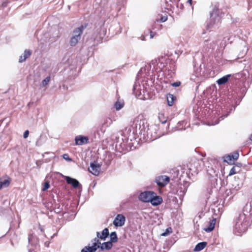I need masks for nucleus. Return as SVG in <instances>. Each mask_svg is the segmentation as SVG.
Segmentation results:
<instances>
[{"mask_svg": "<svg viewBox=\"0 0 252 252\" xmlns=\"http://www.w3.org/2000/svg\"><path fill=\"white\" fill-rule=\"evenodd\" d=\"M124 134L125 135H122V142L119 140L116 144L117 148L119 147L122 149L121 152L132 150V140L136 139L137 137L140 139L153 141L163 135L159 131V127L157 125L149 128L147 120L142 115L138 116L132 124L126 128Z\"/></svg>", "mask_w": 252, "mask_h": 252, "instance_id": "nucleus-1", "label": "nucleus"}, {"mask_svg": "<svg viewBox=\"0 0 252 252\" xmlns=\"http://www.w3.org/2000/svg\"><path fill=\"white\" fill-rule=\"evenodd\" d=\"M169 62L168 57L166 56H161L158 59L152 60L149 63V66L150 69L153 72H160L162 71L164 68L166 70L174 71L175 70V66L173 63H170V68L168 67V63Z\"/></svg>", "mask_w": 252, "mask_h": 252, "instance_id": "nucleus-2", "label": "nucleus"}, {"mask_svg": "<svg viewBox=\"0 0 252 252\" xmlns=\"http://www.w3.org/2000/svg\"><path fill=\"white\" fill-rule=\"evenodd\" d=\"M249 219L244 214H240L236 219L234 232L238 236L246 232L249 226Z\"/></svg>", "mask_w": 252, "mask_h": 252, "instance_id": "nucleus-3", "label": "nucleus"}, {"mask_svg": "<svg viewBox=\"0 0 252 252\" xmlns=\"http://www.w3.org/2000/svg\"><path fill=\"white\" fill-rule=\"evenodd\" d=\"M87 26V24L82 25L73 31L72 36L69 41V44L71 46L73 47L77 45L81 39L83 31Z\"/></svg>", "mask_w": 252, "mask_h": 252, "instance_id": "nucleus-4", "label": "nucleus"}, {"mask_svg": "<svg viewBox=\"0 0 252 252\" xmlns=\"http://www.w3.org/2000/svg\"><path fill=\"white\" fill-rule=\"evenodd\" d=\"M189 170V174L191 175H197L202 169V161L194 159L192 160L187 165Z\"/></svg>", "mask_w": 252, "mask_h": 252, "instance_id": "nucleus-5", "label": "nucleus"}, {"mask_svg": "<svg viewBox=\"0 0 252 252\" xmlns=\"http://www.w3.org/2000/svg\"><path fill=\"white\" fill-rule=\"evenodd\" d=\"M220 23V17H210V20L207 24V28L208 30L218 28Z\"/></svg>", "mask_w": 252, "mask_h": 252, "instance_id": "nucleus-6", "label": "nucleus"}, {"mask_svg": "<svg viewBox=\"0 0 252 252\" xmlns=\"http://www.w3.org/2000/svg\"><path fill=\"white\" fill-rule=\"evenodd\" d=\"M155 194V192L153 191H145L142 192L139 195V199L144 202H150L152 195Z\"/></svg>", "mask_w": 252, "mask_h": 252, "instance_id": "nucleus-7", "label": "nucleus"}, {"mask_svg": "<svg viewBox=\"0 0 252 252\" xmlns=\"http://www.w3.org/2000/svg\"><path fill=\"white\" fill-rule=\"evenodd\" d=\"M170 178L165 175H160L157 177L155 179V182L161 187H164L169 182Z\"/></svg>", "mask_w": 252, "mask_h": 252, "instance_id": "nucleus-8", "label": "nucleus"}, {"mask_svg": "<svg viewBox=\"0 0 252 252\" xmlns=\"http://www.w3.org/2000/svg\"><path fill=\"white\" fill-rule=\"evenodd\" d=\"M100 165L96 162H91L88 170L90 173L95 176H98L100 172Z\"/></svg>", "mask_w": 252, "mask_h": 252, "instance_id": "nucleus-9", "label": "nucleus"}, {"mask_svg": "<svg viewBox=\"0 0 252 252\" xmlns=\"http://www.w3.org/2000/svg\"><path fill=\"white\" fill-rule=\"evenodd\" d=\"M126 221L125 217L122 214H118L113 221V224L115 226H122L125 224Z\"/></svg>", "mask_w": 252, "mask_h": 252, "instance_id": "nucleus-10", "label": "nucleus"}, {"mask_svg": "<svg viewBox=\"0 0 252 252\" xmlns=\"http://www.w3.org/2000/svg\"><path fill=\"white\" fill-rule=\"evenodd\" d=\"M75 144L77 145H82L88 144L89 142V138L87 136L78 135L75 138Z\"/></svg>", "mask_w": 252, "mask_h": 252, "instance_id": "nucleus-11", "label": "nucleus"}, {"mask_svg": "<svg viewBox=\"0 0 252 252\" xmlns=\"http://www.w3.org/2000/svg\"><path fill=\"white\" fill-rule=\"evenodd\" d=\"M241 214H244L248 219H250V217L252 214V202H248L245 205Z\"/></svg>", "mask_w": 252, "mask_h": 252, "instance_id": "nucleus-12", "label": "nucleus"}, {"mask_svg": "<svg viewBox=\"0 0 252 252\" xmlns=\"http://www.w3.org/2000/svg\"><path fill=\"white\" fill-rule=\"evenodd\" d=\"M162 202V198L161 197L157 195L156 193L155 192V194L152 195V197H151V199L150 202L153 206H158L161 204Z\"/></svg>", "mask_w": 252, "mask_h": 252, "instance_id": "nucleus-13", "label": "nucleus"}, {"mask_svg": "<svg viewBox=\"0 0 252 252\" xmlns=\"http://www.w3.org/2000/svg\"><path fill=\"white\" fill-rule=\"evenodd\" d=\"M220 10L219 9L218 4H215L212 6V11L210 12V15L211 17H220Z\"/></svg>", "mask_w": 252, "mask_h": 252, "instance_id": "nucleus-14", "label": "nucleus"}, {"mask_svg": "<svg viewBox=\"0 0 252 252\" xmlns=\"http://www.w3.org/2000/svg\"><path fill=\"white\" fill-rule=\"evenodd\" d=\"M64 179L67 184L71 185L74 188H77L79 186H81L79 182L75 179L72 178L68 176H65Z\"/></svg>", "mask_w": 252, "mask_h": 252, "instance_id": "nucleus-15", "label": "nucleus"}, {"mask_svg": "<svg viewBox=\"0 0 252 252\" xmlns=\"http://www.w3.org/2000/svg\"><path fill=\"white\" fill-rule=\"evenodd\" d=\"M216 222V219L213 218L212 220H210L208 222V224L206 227L203 228V230L207 232H211L214 228Z\"/></svg>", "mask_w": 252, "mask_h": 252, "instance_id": "nucleus-16", "label": "nucleus"}, {"mask_svg": "<svg viewBox=\"0 0 252 252\" xmlns=\"http://www.w3.org/2000/svg\"><path fill=\"white\" fill-rule=\"evenodd\" d=\"M144 89L141 88V86L137 83H135L133 87V92L135 95H141L142 92L144 93Z\"/></svg>", "mask_w": 252, "mask_h": 252, "instance_id": "nucleus-17", "label": "nucleus"}, {"mask_svg": "<svg viewBox=\"0 0 252 252\" xmlns=\"http://www.w3.org/2000/svg\"><path fill=\"white\" fill-rule=\"evenodd\" d=\"M108 235L109 230L107 228H105L103 230L101 234H100L99 232H97L96 233V236L97 238H99V239L103 240H105L106 238L108 236Z\"/></svg>", "mask_w": 252, "mask_h": 252, "instance_id": "nucleus-18", "label": "nucleus"}, {"mask_svg": "<svg viewBox=\"0 0 252 252\" xmlns=\"http://www.w3.org/2000/svg\"><path fill=\"white\" fill-rule=\"evenodd\" d=\"M32 54V52L29 50H26L23 54L19 58V62L23 63L26 61V60Z\"/></svg>", "mask_w": 252, "mask_h": 252, "instance_id": "nucleus-19", "label": "nucleus"}, {"mask_svg": "<svg viewBox=\"0 0 252 252\" xmlns=\"http://www.w3.org/2000/svg\"><path fill=\"white\" fill-rule=\"evenodd\" d=\"M113 247V244L109 241L106 242H104L100 244V249L101 251L109 250Z\"/></svg>", "mask_w": 252, "mask_h": 252, "instance_id": "nucleus-20", "label": "nucleus"}, {"mask_svg": "<svg viewBox=\"0 0 252 252\" xmlns=\"http://www.w3.org/2000/svg\"><path fill=\"white\" fill-rule=\"evenodd\" d=\"M207 245V243L205 242H202L198 243L194 249L195 252H199L202 250L205 246Z\"/></svg>", "mask_w": 252, "mask_h": 252, "instance_id": "nucleus-21", "label": "nucleus"}, {"mask_svg": "<svg viewBox=\"0 0 252 252\" xmlns=\"http://www.w3.org/2000/svg\"><path fill=\"white\" fill-rule=\"evenodd\" d=\"M189 126V124L186 121H183L179 122L178 124L177 128L178 130L186 129L187 127Z\"/></svg>", "mask_w": 252, "mask_h": 252, "instance_id": "nucleus-22", "label": "nucleus"}, {"mask_svg": "<svg viewBox=\"0 0 252 252\" xmlns=\"http://www.w3.org/2000/svg\"><path fill=\"white\" fill-rule=\"evenodd\" d=\"M124 106V102L123 100L118 99L115 103V108L117 111L121 110Z\"/></svg>", "mask_w": 252, "mask_h": 252, "instance_id": "nucleus-23", "label": "nucleus"}, {"mask_svg": "<svg viewBox=\"0 0 252 252\" xmlns=\"http://www.w3.org/2000/svg\"><path fill=\"white\" fill-rule=\"evenodd\" d=\"M230 76V75H227L224 76H223L222 77L218 79L217 80V82L219 85L224 84L225 83H226L228 81V79Z\"/></svg>", "mask_w": 252, "mask_h": 252, "instance_id": "nucleus-24", "label": "nucleus"}, {"mask_svg": "<svg viewBox=\"0 0 252 252\" xmlns=\"http://www.w3.org/2000/svg\"><path fill=\"white\" fill-rule=\"evenodd\" d=\"M118 237L115 231L112 232L110 234V242L112 244L118 241Z\"/></svg>", "mask_w": 252, "mask_h": 252, "instance_id": "nucleus-25", "label": "nucleus"}, {"mask_svg": "<svg viewBox=\"0 0 252 252\" xmlns=\"http://www.w3.org/2000/svg\"><path fill=\"white\" fill-rule=\"evenodd\" d=\"M174 98V96L172 94H169L167 95V101L169 106H171L173 105Z\"/></svg>", "mask_w": 252, "mask_h": 252, "instance_id": "nucleus-26", "label": "nucleus"}, {"mask_svg": "<svg viewBox=\"0 0 252 252\" xmlns=\"http://www.w3.org/2000/svg\"><path fill=\"white\" fill-rule=\"evenodd\" d=\"M158 119L161 124H165L167 122V118L163 113H159L158 115Z\"/></svg>", "mask_w": 252, "mask_h": 252, "instance_id": "nucleus-27", "label": "nucleus"}, {"mask_svg": "<svg viewBox=\"0 0 252 252\" xmlns=\"http://www.w3.org/2000/svg\"><path fill=\"white\" fill-rule=\"evenodd\" d=\"M10 184V181L8 179H5L2 181L0 182V189L3 188H6L9 186Z\"/></svg>", "mask_w": 252, "mask_h": 252, "instance_id": "nucleus-28", "label": "nucleus"}, {"mask_svg": "<svg viewBox=\"0 0 252 252\" xmlns=\"http://www.w3.org/2000/svg\"><path fill=\"white\" fill-rule=\"evenodd\" d=\"M100 245L96 242H93L92 245L90 246V249L93 251V252H95L98 248H100Z\"/></svg>", "mask_w": 252, "mask_h": 252, "instance_id": "nucleus-29", "label": "nucleus"}, {"mask_svg": "<svg viewBox=\"0 0 252 252\" xmlns=\"http://www.w3.org/2000/svg\"><path fill=\"white\" fill-rule=\"evenodd\" d=\"M51 80L50 76H47L46 77L41 83V85L42 87H45L50 82Z\"/></svg>", "mask_w": 252, "mask_h": 252, "instance_id": "nucleus-30", "label": "nucleus"}, {"mask_svg": "<svg viewBox=\"0 0 252 252\" xmlns=\"http://www.w3.org/2000/svg\"><path fill=\"white\" fill-rule=\"evenodd\" d=\"M36 238L32 234H30L28 236V241L29 243L32 245L34 244Z\"/></svg>", "mask_w": 252, "mask_h": 252, "instance_id": "nucleus-31", "label": "nucleus"}, {"mask_svg": "<svg viewBox=\"0 0 252 252\" xmlns=\"http://www.w3.org/2000/svg\"><path fill=\"white\" fill-rule=\"evenodd\" d=\"M224 161L227 162L229 164H231L232 161V158L231 157V155H228L224 158Z\"/></svg>", "mask_w": 252, "mask_h": 252, "instance_id": "nucleus-32", "label": "nucleus"}, {"mask_svg": "<svg viewBox=\"0 0 252 252\" xmlns=\"http://www.w3.org/2000/svg\"><path fill=\"white\" fill-rule=\"evenodd\" d=\"M230 155L233 160H236L238 158L239 156V153L237 152L233 153Z\"/></svg>", "mask_w": 252, "mask_h": 252, "instance_id": "nucleus-33", "label": "nucleus"}, {"mask_svg": "<svg viewBox=\"0 0 252 252\" xmlns=\"http://www.w3.org/2000/svg\"><path fill=\"white\" fill-rule=\"evenodd\" d=\"M171 228L169 227L166 229V231L161 234L162 236H167L171 232Z\"/></svg>", "mask_w": 252, "mask_h": 252, "instance_id": "nucleus-34", "label": "nucleus"}, {"mask_svg": "<svg viewBox=\"0 0 252 252\" xmlns=\"http://www.w3.org/2000/svg\"><path fill=\"white\" fill-rule=\"evenodd\" d=\"M55 35L56 36L54 37H53V39H52V37L50 38V41L51 42H55L60 37V34H59L58 32H57V33H55Z\"/></svg>", "mask_w": 252, "mask_h": 252, "instance_id": "nucleus-35", "label": "nucleus"}, {"mask_svg": "<svg viewBox=\"0 0 252 252\" xmlns=\"http://www.w3.org/2000/svg\"><path fill=\"white\" fill-rule=\"evenodd\" d=\"M199 77V74H192L191 76V79L192 80H193L195 82H196L198 81V80L197 79Z\"/></svg>", "mask_w": 252, "mask_h": 252, "instance_id": "nucleus-36", "label": "nucleus"}, {"mask_svg": "<svg viewBox=\"0 0 252 252\" xmlns=\"http://www.w3.org/2000/svg\"><path fill=\"white\" fill-rule=\"evenodd\" d=\"M237 173L235 167L233 166L230 170L229 175H232Z\"/></svg>", "mask_w": 252, "mask_h": 252, "instance_id": "nucleus-37", "label": "nucleus"}, {"mask_svg": "<svg viewBox=\"0 0 252 252\" xmlns=\"http://www.w3.org/2000/svg\"><path fill=\"white\" fill-rule=\"evenodd\" d=\"M49 187H50V185H49V183L45 182L44 184L43 188L42 189V190L45 191V190H47L48 189H49Z\"/></svg>", "mask_w": 252, "mask_h": 252, "instance_id": "nucleus-38", "label": "nucleus"}, {"mask_svg": "<svg viewBox=\"0 0 252 252\" xmlns=\"http://www.w3.org/2000/svg\"><path fill=\"white\" fill-rule=\"evenodd\" d=\"M63 158L67 160V161H71L72 160L71 158H70L69 157V156L68 154H63Z\"/></svg>", "mask_w": 252, "mask_h": 252, "instance_id": "nucleus-39", "label": "nucleus"}, {"mask_svg": "<svg viewBox=\"0 0 252 252\" xmlns=\"http://www.w3.org/2000/svg\"><path fill=\"white\" fill-rule=\"evenodd\" d=\"M101 30H102L103 31V34H101V33H99L98 36V37L99 38H102L103 36L104 35L105 33V30L104 28H101Z\"/></svg>", "mask_w": 252, "mask_h": 252, "instance_id": "nucleus-40", "label": "nucleus"}, {"mask_svg": "<svg viewBox=\"0 0 252 252\" xmlns=\"http://www.w3.org/2000/svg\"><path fill=\"white\" fill-rule=\"evenodd\" d=\"M167 19V17L166 16H162L160 20H159V21L160 22H165Z\"/></svg>", "mask_w": 252, "mask_h": 252, "instance_id": "nucleus-41", "label": "nucleus"}, {"mask_svg": "<svg viewBox=\"0 0 252 252\" xmlns=\"http://www.w3.org/2000/svg\"><path fill=\"white\" fill-rule=\"evenodd\" d=\"M181 83L180 82H176L171 84L173 87H177L180 85Z\"/></svg>", "mask_w": 252, "mask_h": 252, "instance_id": "nucleus-42", "label": "nucleus"}, {"mask_svg": "<svg viewBox=\"0 0 252 252\" xmlns=\"http://www.w3.org/2000/svg\"><path fill=\"white\" fill-rule=\"evenodd\" d=\"M29 132L28 130H26L24 133V134H23V137L24 138H27L28 136H29Z\"/></svg>", "mask_w": 252, "mask_h": 252, "instance_id": "nucleus-43", "label": "nucleus"}, {"mask_svg": "<svg viewBox=\"0 0 252 252\" xmlns=\"http://www.w3.org/2000/svg\"><path fill=\"white\" fill-rule=\"evenodd\" d=\"M99 238H95L94 240H93V242H96V243H98L99 244V245L101 244V243L99 241V239H98Z\"/></svg>", "mask_w": 252, "mask_h": 252, "instance_id": "nucleus-44", "label": "nucleus"}, {"mask_svg": "<svg viewBox=\"0 0 252 252\" xmlns=\"http://www.w3.org/2000/svg\"><path fill=\"white\" fill-rule=\"evenodd\" d=\"M150 38H153L155 35H156V32H153L152 31H150Z\"/></svg>", "mask_w": 252, "mask_h": 252, "instance_id": "nucleus-45", "label": "nucleus"}, {"mask_svg": "<svg viewBox=\"0 0 252 252\" xmlns=\"http://www.w3.org/2000/svg\"><path fill=\"white\" fill-rule=\"evenodd\" d=\"M228 115V114H226L225 115L221 116V117H220L219 118V121L222 120L224 119V118L226 117Z\"/></svg>", "mask_w": 252, "mask_h": 252, "instance_id": "nucleus-46", "label": "nucleus"}, {"mask_svg": "<svg viewBox=\"0 0 252 252\" xmlns=\"http://www.w3.org/2000/svg\"><path fill=\"white\" fill-rule=\"evenodd\" d=\"M7 3L8 2L7 1H4L2 2L1 5L3 7H6L7 6Z\"/></svg>", "mask_w": 252, "mask_h": 252, "instance_id": "nucleus-47", "label": "nucleus"}, {"mask_svg": "<svg viewBox=\"0 0 252 252\" xmlns=\"http://www.w3.org/2000/svg\"><path fill=\"white\" fill-rule=\"evenodd\" d=\"M215 47V46L214 45H212V43H210V48H214Z\"/></svg>", "mask_w": 252, "mask_h": 252, "instance_id": "nucleus-48", "label": "nucleus"}, {"mask_svg": "<svg viewBox=\"0 0 252 252\" xmlns=\"http://www.w3.org/2000/svg\"><path fill=\"white\" fill-rule=\"evenodd\" d=\"M188 3H189L190 5L191 4L192 0H188L187 1Z\"/></svg>", "mask_w": 252, "mask_h": 252, "instance_id": "nucleus-49", "label": "nucleus"}, {"mask_svg": "<svg viewBox=\"0 0 252 252\" xmlns=\"http://www.w3.org/2000/svg\"><path fill=\"white\" fill-rule=\"evenodd\" d=\"M107 121H110V124L112 123V120L110 119H108V120H107Z\"/></svg>", "mask_w": 252, "mask_h": 252, "instance_id": "nucleus-50", "label": "nucleus"}, {"mask_svg": "<svg viewBox=\"0 0 252 252\" xmlns=\"http://www.w3.org/2000/svg\"><path fill=\"white\" fill-rule=\"evenodd\" d=\"M141 40H145V37L144 36H143L141 38Z\"/></svg>", "mask_w": 252, "mask_h": 252, "instance_id": "nucleus-51", "label": "nucleus"}, {"mask_svg": "<svg viewBox=\"0 0 252 252\" xmlns=\"http://www.w3.org/2000/svg\"><path fill=\"white\" fill-rule=\"evenodd\" d=\"M250 140L252 141V134L251 135Z\"/></svg>", "mask_w": 252, "mask_h": 252, "instance_id": "nucleus-52", "label": "nucleus"}, {"mask_svg": "<svg viewBox=\"0 0 252 252\" xmlns=\"http://www.w3.org/2000/svg\"><path fill=\"white\" fill-rule=\"evenodd\" d=\"M140 71H143V69H141Z\"/></svg>", "mask_w": 252, "mask_h": 252, "instance_id": "nucleus-53", "label": "nucleus"}]
</instances>
